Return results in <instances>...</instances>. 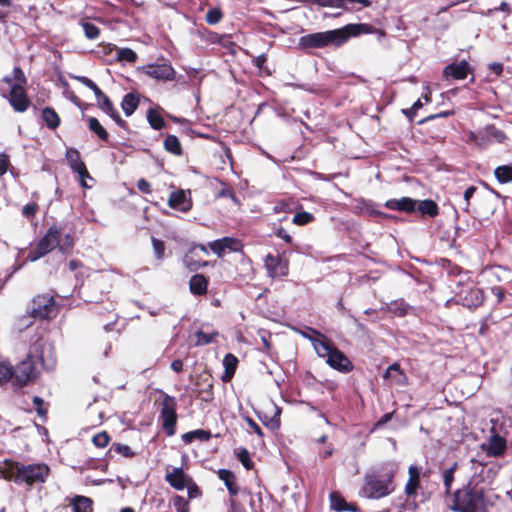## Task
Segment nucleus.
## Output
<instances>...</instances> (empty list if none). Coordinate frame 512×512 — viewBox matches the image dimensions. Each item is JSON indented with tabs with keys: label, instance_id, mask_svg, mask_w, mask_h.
I'll list each match as a JSON object with an SVG mask.
<instances>
[{
	"label": "nucleus",
	"instance_id": "59",
	"mask_svg": "<svg viewBox=\"0 0 512 512\" xmlns=\"http://www.w3.org/2000/svg\"><path fill=\"white\" fill-rule=\"evenodd\" d=\"M218 197H220V198H230L235 204H238L237 197L235 196L233 191L230 188H228V187L222 188L219 191V193H218Z\"/></svg>",
	"mask_w": 512,
	"mask_h": 512
},
{
	"label": "nucleus",
	"instance_id": "31",
	"mask_svg": "<svg viewBox=\"0 0 512 512\" xmlns=\"http://www.w3.org/2000/svg\"><path fill=\"white\" fill-rule=\"evenodd\" d=\"M42 118L48 128L54 130L60 125V118L53 108L45 107L42 110Z\"/></svg>",
	"mask_w": 512,
	"mask_h": 512
},
{
	"label": "nucleus",
	"instance_id": "2",
	"mask_svg": "<svg viewBox=\"0 0 512 512\" xmlns=\"http://www.w3.org/2000/svg\"><path fill=\"white\" fill-rule=\"evenodd\" d=\"M392 468L381 467L366 473L361 493L369 499H380L390 495L395 487Z\"/></svg>",
	"mask_w": 512,
	"mask_h": 512
},
{
	"label": "nucleus",
	"instance_id": "60",
	"mask_svg": "<svg viewBox=\"0 0 512 512\" xmlns=\"http://www.w3.org/2000/svg\"><path fill=\"white\" fill-rule=\"evenodd\" d=\"M246 423L248 428L253 431L255 434H257L259 437H263V431L260 428V426L250 417L246 418Z\"/></svg>",
	"mask_w": 512,
	"mask_h": 512
},
{
	"label": "nucleus",
	"instance_id": "28",
	"mask_svg": "<svg viewBox=\"0 0 512 512\" xmlns=\"http://www.w3.org/2000/svg\"><path fill=\"white\" fill-rule=\"evenodd\" d=\"M92 500L86 496H75L71 500L73 512H92Z\"/></svg>",
	"mask_w": 512,
	"mask_h": 512
},
{
	"label": "nucleus",
	"instance_id": "58",
	"mask_svg": "<svg viewBox=\"0 0 512 512\" xmlns=\"http://www.w3.org/2000/svg\"><path fill=\"white\" fill-rule=\"evenodd\" d=\"M313 3L323 7L341 8V0H313Z\"/></svg>",
	"mask_w": 512,
	"mask_h": 512
},
{
	"label": "nucleus",
	"instance_id": "43",
	"mask_svg": "<svg viewBox=\"0 0 512 512\" xmlns=\"http://www.w3.org/2000/svg\"><path fill=\"white\" fill-rule=\"evenodd\" d=\"M11 381L13 383L12 366L8 363H0V385Z\"/></svg>",
	"mask_w": 512,
	"mask_h": 512
},
{
	"label": "nucleus",
	"instance_id": "44",
	"mask_svg": "<svg viewBox=\"0 0 512 512\" xmlns=\"http://www.w3.org/2000/svg\"><path fill=\"white\" fill-rule=\"evenodd\" d=\"M216 336H218L217 332L205 333L203 331H197L196 332V338H197L196 345L197 346L208 345L214 341Z\"/></svg>",
	"mask_w": 512,
	"mask_h": 512
},
{
	"label": "nucleus",
	"instance_id": "7",
	"mask_svg": "<svg viewBox=\"0 0 512 512\" xmlns=\"http://www.w3.org/2000/svg\"><path fill=\"white\" fill-rule=\"evenodd\" d=\"M160 393L163 399L161 402L159 419L167 435L172 436L175 434V427L177 422V400L174 396H170L162 390H160Z\"/></svg>",
	"mask_w": 512,
	"mask_h": 512
},
{
	"label": "nucleus",
	"instance_id": "29",
	"mask_svg": "<svg viewBox=\"0 0 512 512\" xmlns=\"http://www.w3.org/2000/svg\"><path fill=\"white\" fill-rule=\"evenodd\" d=\"M139 97L135 93L126 94L121 102V107L127 117L131 116L137 109Z\"/></svg>",
	"mask_w": 512,
	"mask_h": 512
},
{
	"label": "nucleus",
	"instance_id": "53",
	"mask_svg": "<svg viewBox=\"0 0 512 512\" xmlns=\"http://www.w3.org/2000/svg\"><path fill=\"white\" fill-rule=\"evenodd\" d=\"M222 14L218 9H210L206 14V21L209 24H216L220 21Z\"/></svg>",
	"mask_w": 512,
	"mask_h": 512
},
{
	"label": "nucleus",
	"instance_id": "1",
	"mask_svg": "<svg viewBox=\"0 0 512 512\" xmlns=\"http://www.w3.org/2000/svg\"><path fill=\"white\" fill-rule=\"evenodd\" d=\"M360 26L348 24L339 29L307 34L299 39V46L304 49L324 48L330 45L338 47L347 42L351 36L358 35Z\"/></svg>",
	"mask_w": 512,
	"mask_h": 512
},
{
	"label": "nucleus",
	"instance_id": "19",
	"mask_svg": "<svg viewBox=\"0 0 512 512\" xmlns=\"http://www.w3.org/2000/svg\"><path fill=\"white\" fill-rule=\"evenodd\" d=\"M202 387L197 389L198 397L205 402H210L213 399V384L209 375H201L199 380L195 383L196 386Z\"/></svg>",
	"mask_w": 512,
	"mask_h": 512
},
{
	"label": "nucleus",
	"instance_id": "39",
	"mask_svg": "<svg viewBox=\"0 0 512 512\" xmlns=\"http://www.w3.org/2000/svg\"><path fill=\"white\" fill-rule=\"evenodd\" d=\"M137 54L130 48H117L116 60L119 62L135 63Z\"/></svg>",
	"mask_w": 512,
	"mask_h": 512
},
{
	"label": "nucleus",
	"instance_id": "48",
	"mask_svg": "<svg viewBox=\"0 0 512 512\" xmlns=\"http://www.w3.org/2000/svg\"><path fill=\"white\" fill-rule=\"evenodd\" d=\"M314 219L313 215L309 212L296 213L292 219V222L296 225H306Z\"/></svg>",
	"mask_w": 512,
	"mask_h": 512
},
{
	"label": "nucleus",
	"instance_id": "49",
	"mask_svg": "<svg viewBox=\"0 0 512 512\" xmlns=\"http://www.w3.org/2000/svg\"><path fill=\"white\" fill-rule=\"evenodd\" d=\"M110 452L112 451H115L117 452L118 454H121L122 456L124 457H133L134 456V452L131 450V448L128 446V445H125V444H114L110 450Z\"/></svg>",
	"mask_w": 512,
	"mask_h": 512
},
{
	"label": "nucleus",
	"instance_id": "52",
	"mask_svg": "<svg viewBox=\"0 0 512 512\" xmlns=\"http://www.w3.org/2000/svg\"><path fill=\"white\" fill-rule=\"evenodd\" d=\"M152 246H153V250H154L156 258L158 260L163 259L164 251H165L163 241L156 239V238H152Z\"/></svg>",
	"mask_w": 512,
	"mask_h": 512
},
{
	"label": "nucleus",
	"instance_id": "27",
	"mask_svg": "<svg viewBox=\"0 0 512 512\" xmlns=\"http://www.w3.org/2000/svg\"><path fill=\"white\" fill-rule=\"evenodd\" d=\"M416 210L419 211L422 215H428L430 217H435L439 213L437 204L430 199L421 201L417 200Z\"/></svg>",
	"mask_w": 512,
	"mask_h": 512
},
{
	"label": "nucleus",
	"instance_id": "64",
	"mask_svg": "<svg viewBox=\"0 0 512 512\" xmlns=\"http://www.w3.org/2000/svg\"><path fill=\"white\" fill-rule=\"evenodd\" d=\"M33 404L36 408V411L38 413V415L40 416H44L46 414V410L43 409V404H44V401L42 398L38 397V396H34L33 397Z\"/></svg>",
	"mask_w": 512,
	"mask_h": 512
},
{
	"label": "nucleus",
	"instance_id": "46",
	"mask_svg": "<svg viewBox=\"0 0 512 512\" xmlns=\"http://www.w3.org/2000/svg\"><path fill=\"white\" fill-rule=\"evenodd\" d=\"M221 242L223 243L224 250L238 252L242 249L241 242L236 238L224 237L221 239Z\"/></svg>",
	"mask_w": 512,
	"mask_h": 512
},
{
	"label": "nucleus",
	"instance_id": "37",
	"mask_svg": "<svg viewBox=\"0 0 512 512\" xmlns=\"http://www.w3.org/2000/svg\"><path fill=\"white\" fill-rule=\"evenodd\" d=\"M494 175L498 182L509 183L512 182V166L502 165L494 170Z\"/></svg>",
	"mask_w": 512,
	"mask_h": 512
},
{
	"label": "nucleus",
	"instance_id": "41",
	"mask_svg": "<svg viewBox=\"0 0 512 512\" xmlns=\"http://www.w3.org/2000/svg\"><path fill=\"white\" fill-rule=\"evenodd\" d=\"M408 305L403 301H394L387 305V311L395 316L402 317L406 315Z\"/></svg>",
	"mask_w": 512,
	"mask_h": 512
},
{
	"label": "nucleus",
	"instance_id": "5",
	"mask_svg": "<svg viewBox=\"0 0 512 512\" xmlns=\"http://www.w3.org/2000/svg\"><path fill=\"white\" fill-rule=\"evenodd\" d=\"M14 80L15 83L11 89H9L8 94L4 90H1V95L9 101L16 112L22 113L28 109L30 101L25 89L27 79L24 72L19 67L14 68Z\"/></svg>",
	"mask_w": 512,
	"mask_h": 512
},
{
	"label": "nucleus",
	"instance_id": "33",
	"mask_svg": "<svg viewBox=\"0 0 512 512\" xmlns=\"http://www.w3.org/2000/svg\"><path fill=\"white\" fill-rule=\"evenodd\" d=\"M89 129L95 133L101 140L107 141L109 135L105 128L101 125V123L95 117H89L87 119Z\"/></svg>",
	"mask_w": 512,
	"mask_h": 512
},
{
	"label": "nucleus",
	"instance_id": "22",
	"mask_svg": "<svg viewBox=\"0 0 512 512\" xmlns=\"http://www.w3.org/2000/svg\"><path fill=\"white\" fill-rule=\"evenodd\" d=\"M484 300L483 291L477 287L469 288L463 297V305L471 308L478 307Z\"/></svg>",
	"mask_w": 512,
	"mask_h": 512
},
{
	"label": "nucleus",
	"instance_id": "40",
	"mask_svg": "<svg viewBox=\"0 0 512 512\" xmlns=\"http://www.w3.org/2000/svg\"><path fill=\"white\" fill-rule=\"evenodd\" d=\"M147 120L150 126L154 130H160L165 126V120L163 117L154 109H150L147 113Z\"/></svg>",
	"mask_w": 512,
	"mask_h": 512
},
{
	"label": "nucleus",
	"instance_id": "26",
	"mask_svg": "<svg viewBox=\"0 0 512 512\" xmlns=\"http://www.w3.org/2000/svg\"><path fill=\"white\" fill-rule=\"evenodd\" d=\"M506 449V441L499 435H493L489 441V447L487 450L490 456H500Z\"/></svg>",
	"mask_w": 512,
	"mask_h": 512
},
{
	"label": "nucleus",
	"instance_id": "21",
	"mask_svg": "<svg viewBox=\"0 0 512 512\" xmlns=\"http://www.w3.org/2000/svg\"><path fill=\"white\" fill-rule=\"evenodd\" d=\"M409 479L405 485V494L412 497L416 494L417 489L420 487V473L416 466L409 467Z\"/></svg>",
	"mask_w": 512,
	"mask_h": 512
},
{
	"label": "nucleus",
	"instance_id": "35",
	"mask_svg": "<svg viewBox=\"0 0 512 512\" xmlns=\"http://www.w3.org/2000/svg\"><path fill=\"white\" fill-rule=\"evenodd\" d=\"M164 148L166 151L174 154L181 155L182 147L179 139L175 135H168L164 140Z\"/></svg>",
	"mask_w": 512,
	"mask_h": 512
},
{
	"label": "nucleus",
	"instance_id": "25",
	"mask_svg": "<svg viewBox=\"0 0 512 512\" xmlns=\"http://www.w3.org/2000/svg\"><path fill=\"white\" fill-rule=\"evenodd\" d=\"M217 475L222 480L230 495L235 496L238 494V487L235 483V476L233 472L227 469H219Z\"/></svg>",
	"mask_w": 512,
	"mask_h": 512
},
{
	"label": "nucleus",
	"instance_id": "11",
	"mask_svg": "<svg viewBox=\"0 0 512 512\" xmlns=\"http://www.w3.org/2000/svg\"><path fill=\"white\" fill-rule=\"evenodd\" d=\"M264 266L271 278L284 277L288 275L289 262L279 255L267 254L264 258Z\"/></svg>",
	"mask_w": 512,
	"mask_h": 512
},
{
	"label": "nucleus",
	"instance_id": "36",
	"mask_svg": "<svg viewBox=\"0 0 512 512\" xmlns=\"http://www.w3.org/2000/svg\"><path fill=\"white\" fill-rule=\"evenodd\" d=\"M388 377L393 378V380L397 384L404 383V381L406 379L405 375L403 374V372L400 369L399 364H397V363H393L387 368V370L384 374V378H388Z\"/></svg>",
	"mask_w": 512,
	"mask_h": 512
},
{
	"label": "nucleus",
	"instance_id": "51",
	"mask_svg": "<svg viewBox=\"0 0 512 512\" xmlns=\"http://www.w3.org/2000/svg\"><path fill=\"white\" fill-rule=\"evenodd\" d=\"M109 436L106 432H100L92 438V442L96 447L104 448L109 443Z\"/></svg>",
	"mask_w": 512,
	"mask_h": 512
},
{
	"label": "nucleus",
	"instance_id": "24",
	"mask_svg": "<svg viewBox=\"0 0 512 512\" xmlns=\"http://www.w3.org/2000/svg\"><path fill=\"white\" fill-rule=\"evenodd\" d=\"M208 280L202 274H195L189 282L190 291L194 295H203L207 291Z\"/></svg>",
	"mask_w": 512,
	"mask_h": 512
},
{
	"label": "nucleus",
	"instance_id": "63",
	"mask_svg": "<svg viewBox=\"0 0 512 512\" xmlns=\"http://www.w3.org/2000/svg\"><path fill=\"white\" fill-rule=\"evenodd\" d=\"M137 188L145 194H150L152 192L150 183L144 178L138 180Z\"/></svg>",
	"mask_w": 512,
	"mask_h": 512
},
{
	"label": "nucleus",
	"instance_id": "30",
	"mask_svg": "<svg viewBox=\"0 0 512 512\" xmlns=\"http://www.w3.org/2000/svg\"><path fill=\"white\" fill-rule=\"evenodd\" d=\"M210 438H211L210 431L203 430V429H196V430L189 431L182 435V440L186 444L191 443L195 439L205 442V441H208Z\"/></svg>",
	"mask_w": 512,
	"mask_h": 512
},
{
	"label": "nucleus",
	"instance_id": "50",
	"mask_svg": "<svg viewBox=\"0 0 512 512\" xmlns=\"http://www.w3.org/2000/svg\"><path fill=\"white\" fill-rule=\"evenodd\" d=\"M75 79H77L83 85L91 89L94 92L95 96L102 95V91L100 90V88L91 79L85 76H76Z\"/></svg>",
	"mask_w": 512,
	"mask_h": 512
},
{
	"label": "nucleus",
	"instance_id": "10",
	"mask_svg": "<svg viewBox=\"0 0 512 512\" xmlns=\"http://www.w3.org/2000/svg\"><path fill=\"white\" fill-rule=\"evenodd\" d=\"M13 386L21 388L36 377L35 365L32 357L28 355L15 369L12 368Z\"/></svg>",
	"mask_w": 512,
	"mask_h": 512
},
{
	"label": "nucleus",
	"instance_id": "62",
	"mask_svg": "<svg viewBox=\"0 0 512 512\" xmlns=\"http://www.w3.org/2000/svg\"><path fill=\"white\" fill-rule=\"evenodd\" d=\"M72 246L73 238L69 234L65 235L62 243L59 241V250L62 252L69 250Z\"/></svg>",
	"mask_w": 512,
	"mask_h": 512
},
{
	"label": "nucleus",
	"instance_id": "47",
	"mask_svg": "<svg viewBox=\"0 0 512 512\" xmlns=\"http://www.w3.org/2000/svg\"><path fill=\"white\" fill-rule=\"evenodd\" d=\"M486 127H487V134H488V137L491 142H493V141H496L498 143L503 142V140L505 139V134L501 130L497 129L493 125H488Z\"/></svg>",
	"mask_w": 512,
	"mask_h": 512
},
{
	"label": "nucleus",
	"instance_id": "34",
	"mask_svg": "<svg viewBox=\"0 0 512 512\" xmlns=\"http://www.w3.org/2000/svg\"><path fill=\"white\" fill-rule=\"evenodd\" d=\"M469 140L479 147H486L491 143L487 134V127L478 132H470Z\"/></svg>",
	"mask_w": 512,
	"mask_h": 512
},
{
	"label": "nucleus",
	"instance_id": "56",
	"mask_svg": "<svg viewBox=\"0 0 512 512\" xmlns=\"http://www.w3.org/2000/svg\"><path fill=\"white\" fill-rule=\"evenodd\" d=\"M422 107L421 100L418 99L410 109L403 110V113L412 121L417 111Z\"/></svg>",
	"mask_w": 512,
	"mask_h": 512
},
{
	"label": "nucleus",
	"instance_id": "55",
	"mask_svg": "<svg viewBox=\"0 0 512 512\" xmlns=\"http://www.w3.org/2000/svg\"><path fill=\"white\" fill-rule=\"evenodd\" d=\"M238 459L246 469H251L252 462L249 457V452L246 449L240 450L238 453Z\"/></svg>",
	"mask_w": 512,
	"mask_h": 512
},
{
	"label": "nucleus",
	"instance_id": "6",
	"mask_svg": "<svg viewBox=\"0 0 512 512\" xmlns=\"http://www.w3.org/2000/svg\"><path fill=\"white\" fill-rule=\"evenodd\" d=\"M481 505L482 494L470 487H465L454 492L450 508L456 512H477Z\"/></svg>",
	"mask_w": 512,
	"mask_h": 512
},
{
	"label": "nucleus",
	"instance_id": "45",
	"mask_svg": "<svg viewBox=\"0 0 512 512\" xmlns=\"http://www.w3.org/2000/svg\"><path fill=\"white\" fill-rule=\"evenodd\" d=\"M81 26L83 28L85 36L90 39L94 40L98 38L100 34V29L93 23L90 22H82Z\"/></svg>",
	"mask_w": 512,
	"mask_h": 512
},
{
	"label": "nucleus",
	"instance_id": "4",
	"mask_svg": "<svg viewBox=\"0 0 512 512\" xmlns=\"http://www.w3.org/2000/svg\"><path fill=\"white\" fill-rule=\"evenodd\" d=\"M312 344L317 355L326 358V363L333 369L343 373L350 372L353 369L348 357L328 341L315 339Z\"/></svg>",
	"mask_w": 512,
	"mask_h": 512
},
{
	"label": "nucleus",
	"instance_id": "13",
	"mask_svg": "<svg viewBox=\"0 0 512 512\" xmlns=\"http://www.w3.org/2000/svg\"><path fill=\"white\" fill-rule=\"evenodd\" d=\"M142 70L147 76L156 80L172 81L175 79V70L167 63L149 64L144 66Z\"/></svg>",
	"mask_w": 512,
	"mask_h": 512
},
{
	"label": "nucleus",
	"instance_id": "17",
	"mask_svg": "<svg viewBox=\"0 0 512 512\" xmlns=\"http://www.w3.org/2000/svg\"><path fill=\"white\" fill-rule=\"evenodd\" d=\"M96 99L102 111L109 115L119 126H125L126 122L120 117L110 99L103 92L102 95H97Z\"/></svg>",
	"mask_w": 512,
	"mask_h": 512
},
{
	"label": "nucleus",
	"instance_id": "38",
	"mask_svg": "<svg viewBox=\"0 0 512 512\" xmlns=\"http://www.w3.org/2000/svg\"><path fill=\"white\" fill-rule=\"evenodd\" d=\"M237 363V358L232 354H227L224 357L223 365L225 367V375L223 377V380H228L233 376L236 370Z\"/></svg>",
	"mask_w": 512,
	"mask_h": 512
},
{
	"label": "nucleus",
	"instance_id": "20",
	"mask_svg": "<svg viewBox=\"0 0 512 512\" xmlns=\"http://www.w3.org/2000/svg\"><path fill=\"white\" fill-rule=\"evenodd\" d=\"M41 347L42 350L39 354V359L45 369L51 370L56 364L54 348L50 343H44Z\"/></svg>",
	"mask_w": 512,
	"mask_h": 512
},
{
	"label": "nucleus",
	"instance_id": "9",
	"mask_svg": "<svg viewBox=\"0 0 512 512\" xmlns=\"http://www.w3.org/2000/svg\"><path fill=\"white\" fill-rule=\"evenodd\" d=\"M61 236V228L56 225L51 226L46 234L39 240L35 250L29 255L31 261H36L54 248L59 247V238Z\"/></svg>",
	"mask_w": 512,
	"mask_h": 512
},
{
	"label": "nucleus",
	"instance_id": "15",
	"mask_svg": "<svg viewBox=\"0 0 512 512\" xmlns=\"http://www.w3.org/2000/svg\"><path fill=\"white\" fill-rule=\"evenodd\" d=\"M470 72V67L467 61L462 60L457 63L447 65L443 70V76L446 79L452 78L455 80H462L466 78Z\"/></svg>",
	"mask_w": 512,
	"mask_h": 512
},
{
	"label": "nucleus",
	"instance_id": "14",
	"mask_svg": "<svg viewBox=\"0 0 512 512\" xmlns=\"http://www.w3.org/2000/svg\"><path fill=\"white\" fill-rule=\"evenodd\" d=\"M168 205L180 212H188L192 208L190 192L182 189L172 192L168 199Z\"/></svg>",
	"mask_w": 512,
	"mask_h": 512
},
{
	"label": "nucleus",
	"instance_id": "61",
	"mask_svg": "<svg viewBox=\"0 0 512 512\" xmlns=\"http://www.w3.org/2000/svg\"><path fill=\"white\" fill-rule=\"evenodd\" d=\"M38 206L35 203L27 204L22 209V214L27 217H33L37 212Z\"/></svg>",
	"mask_w": 512,
	"mask_h": 512
},
{
	"label": "nucleus",
	"instance_id": "3",
	"mask_svg": "<svg viewBox=\"0 0 512 512\" xmlns=\"http://www.w3.org/2000/svg\"><path fill=\"white\" fill-rule=\"evenodd\" d=\"M1 474L4 479L13 480L16 484L33 485L46 480L49 467L45 464L23 465L13 462L8 463L7 467L1 470Z\"/></svg>",
	"mask_w": 512,
	"mask_h": 512
},
{
	"label": "nucleus",
	"instance_id": "42",
	"mask_svg": "<svg viewBox=\"0 0 512 512\" xmlns=\"http://www.w3.org/2000/svg\"><path fill=\"white\" fill-rule=\"evenodd\" d=\"M457 468V463L455 462L450 468L446 469L443 472V484L445 487V493L449 494L451 490V486L454 480V473Z\"/></svg>",
	"mask_w": 512,
	"mask_h": 512
},
{
	"label": "nucleus",
	"instance_id": "23",
	"mask_svg": "<svg viewBox=\"0 0 512 512\" xmlns=\"http://www.w3.org/2000/svg\"><path fill=\"white\" fill-rule=\"evenodd\" d=\"M330 503L331 508L336 512H356L358 510L356 505L347 503L343 497H341L339 494L335 492H332L330 494Z\"/></svg>",
	"mask_w": 512,
	"mask_h": 512
},
{
	"label": "nucleus",
	"instance_id": "54",
	"mask_svg": "<svg viewBox=\"0 0 512 512\" xmlns=\"http://www.w3.org/2000/svg\"><path fill=\"white\" fill-rule=\"evenodd\" d=\"M210 250L215 253L218 257H221L224 253V246L221 239H217L208 244Z\"/></svg>",
	"mask_w": 512,
	"mask_h": 512
},
{
	"label": "nucleus",
	"instance_id": "57",
	"mask_svg": "<svg viewBox=\"0 0 512 512\" xmlns=\"http://www.w3.org/2000/svg\"><path fill=\"white\" fill-rule=\"evenodd\" d=\"M497 11L504 12L507 16L510 13V6L506 2H502L498 7H495L493 9H488L486 12V15L493 16V14Z\"/></svg>",
	"mask_w": 512,
	"mask_h": 512
},
{
	"label": "nucleus",
	"instance_id": "12",
	"mask_svg": "<svg viewBox=\"0 0 512 512\" xmlns=\"http://www.w3.org/2000/svg\"><path fill=\"white\" fill-rule=\"evenodd\" d=\"M66 159L68 161L70 168L74 172L78 173V175L80 177V181H81V186L83 188H87L88 185L85 182V178H91V177L89 175V172L86 168L85 163L80 158V154H79L78 150H76L74 148H69L66 151Z\"/></svg>",
	"mask_w": 512,
	"mask_h": 512
},
{
	"label": "nucleus",
	"instance_id": "8",
	"mask_svg": "<svg viewBox=\"0 0 512 512\" xmlns=\"http://www.w3.org/2000/svg\"><path fill=\"white\" fill-rule=\"evenodd\" d=\"M29 314L34 319H50L56 315L54 297L49 294L37 295L29 307Z\"/></svg>",
	"mask_w": 512,
	"mask_h": 512
},
{
	"label": "nucleus",
	"instance_id": "16",
	"mask_svg": "<svg viewBox=\"0 0 512 512\" xmlns=\"http://www.w3.org/2000/svg\"><path fill=\"white\" fill-rule=\"evenodd\" d=\"M165 480L176 490H183L190 482L191 479L184 473L182 468H173L172 471L167 472Z\"/></svg>",
	"mask_w": 512,
	"mask_h": 512
},
{
	"label": "nucleus",
	"instance_id": "18",
	"mask_svg": "<svg viewBox=\"0 0 512 512\" xmlns=\"http://www.w3.org/2000/svg\"><path fill=\"white\" fill-rule=\"evenodd\" d=\"M417 200L410 197H402L400 199H390L385 202V207L390 210L414 212L416 211Z\"/></svg>",
	"mask_w": 512,
	"mask_h": 512
},
{
	"label": "nucleus",
	"instance_id": "32",
	"mask_svg": "<svg viewBox=\"0 0 512 512\" xmlns=\"http://www.w3.org/2000/svg\"><path fill=\"white\" fill-rule=\"evenodd\" d=\"M197 255L194 254V250H189L183 257V264L190 271H197L199 268L206 266L208 262L200 261L195 259Z\"/></svg>",
	"mask_w": 512,
	"mask_h": 512
}]
</instances>
